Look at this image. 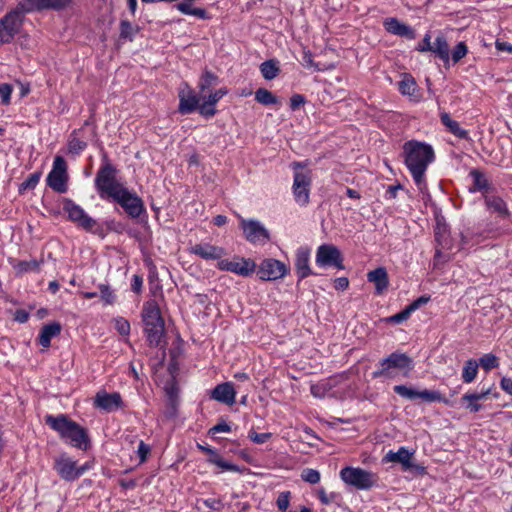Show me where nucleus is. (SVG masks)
Wrapping results in <instances>:
<instances>
[{
  "label": "nucleus",
  "mask_w": 512,
  "mask_h": 512,
  "mask_svg": "<svg viewBox=\"0 0 512 512\" xmlns=\"http://www.w3.org/2000/svg\"><path fill=\"white\" fill-rule=\"evenodd\" d=\"M438 58H440L445 64L449 63L450 50L446 38L439 34L433 42L432 51Z\"/></svg>",
  "instance_id": "nucleus-29"
},
{
  "label": "nucleus",
  "mask_w": 512,
  "mask_h": 512,
  "mask_svg": "<svg viewBox=\"0 0 512 512\" xmlns=\"http://www.w3.org/2000/svg\"><path fill=\"white\" fill-rule=\"evenodd\" d=\"M304 103H305V98L301 94H295L290 99V107L292 110L298 109Z\"/></svg>",
  "instance_id": "nucleus-59"
},
{
  "label": "nucleus",
  "mask_w": 512,
  "mask_h": 512,
  "mask_svg": "<svg viewBox=\"0 0 512 512\" xmlns=\"http://www.w3.org/2000/svg\"><path fill=\"white\" fill-rule=\"evenodd\" d=\"M141 314L144 325L147 323L164 322L160 308L155 300L145 302Z\"/></svg>",
  "instance_id": "nucleus-24"
},
{
  "label": "nucleus",
  "mask_w": 512,
  "mask_h": 512,
  "mask_svg": "<svg viewBox=\"0 0 512 512\" xmlns=\"http://www.w3.org/2000/svg\"><path fill=\"white\" fill-rule=\"evenodd\" d=\"M255 100L263 105H273L278 103L277 97L265 88H259L255 92Z\"/></svg>",
  "instance_id": "nucleus-37"
},
{
  "label": "nucleus",
  "mask_w": 512,
  "mask_h": 512,
  "mask_svg": "<svg viewBox=\"0 0 512 512\" xmlns=\"http://www.w3.org/2000/svg\"><path fill=\"white\" fill-rule=\"evenodd\" d=\"M11 93H12L11 85H9L7 83L0 84V97L4 104H9Z\"/></svg>",
  "instance_id": "nucleus-52"
},
{
  "label": "nucleus",
  "mask_w": 512,
  "mask_h": 512,
  "mask_svg": "<svg viewBox=\"0 0 512 512\" xmlns=\"http://www.w3.org/2000/svg\"><path fill=\"white\" fill-rule=\"evenodd\" d=\"M384 459L387 462L402 464L404 470H409L413 467L411 462L412 453H410L405 447H401L397 452L389 451Z\"/></svg>",
  "instance_id": "nucleus-27"
},
{
  "label": "nucleus",
  "mask_w": 512,
  "mask_h": 512,
  "mask_svg": "<svg viewBox=\"0 0 512 512\" xmlns=\"http://www.w3.org/2000/svg\"><path fill=\"white\" fill-rule=\"evenodd\" d=\"M384 26L386 30L394 35L413 39L415 37L414 31L407 25L401 23L396 18H389L385 21Z\"/></svg>",
  "instance_id": "nucleus-25"
},
{
  "label": "nucleus",
  "mask_w": 512,
  "mask_h": 512,
  "mask_svg": "<svg viewBox=\"0 0 512 512\" xmlns=\"http://www.w3.org/2000/svg\"><path fill=\"white\" fill-rule=\"evenodd\" d=\"M478 364L481 365V367L484 370L489 371V370L497 368L499 366V360L496 355H494L492 353H487V354H484L479 359Z\"/></svg>",
  "instance_id": "nucleus-40"
},
{
  "label": "nucleus",
  "mask_w": 512,
  "mask_h": 512,
  "mask_svg": "<svg viewBox=\"0 0 512 512\" xmlns=\"http://www.w3.org/2000/svg\"><path fill=\"white\" fill-rule=\"evenodd\" d=\"M91 468V464L86 462L81 466H77L76 461L67 456L66 454H62L57 457L54 461V469L58 473V475L65 481H75L81 475H83L87 470Z\"/></svg>",
  "instance_id": "nucleus-8"
},
{
  "label": "nucleus",
  "mask_w": 512,
  "mask_h": 512,
  "mask_svg": "<svg viewBox=\"0 0 512 512\" xmlns=\"http://www.w3.org/2000/svg\"><path fill=\"white\" fill-rule=\"evenodd\" d=\"M236 391L231 382L218 384L211 391V398L226 405H233L235 403Z\"/></svg>",
  "instance_id": "nucleus-19"
},
{
  "label": "nucleus",
  "mask_w": 512,
  "mask_h": 512,
  "mask_svg": "<svg viewBox=\"0 0 512 512\" xmlns=\"http://www.w3.org/2000/svg\"><path fill=\"white\" fill-rule=\"evenodd\" d=\"M95 186L101 198L112 199L130 217L137 218L145 211L142 199L117 181L116 170L111 164H106L99 169L95 177Z\"/></svg>",
  "instance_id": "nucleus-1"
},
{
  "label": "nucleus",
  "mask_w": 512,
  "mask_h": 512,
  "mask_svg": "<svg viewBox=\"0 0 512 512\" xmlns=\"http://www.w3.org/2000/svg\"><path fill=\"white\" fill-rule=\"evenodd\" d=\"M412 312L410 311V309L408 308V306L402 310L401 312L389 317L387 319L388 322H393V323H401L405 320H407L410 316Z\"/></svg>",
  "instance_id": "nucleus-50"
},
{
  "label": "nucleus",
  "mask_w": 512,
  "mask_h": 512,
  "mask_svg": "<svg viewBox=\"0 0 512 512\" xmlns=\"http://www.w3.org/2000/svg\"><path fill=\"white\" fill-rule=\"evenodd\" d=\"M316 263L319 266H330L342 269V256L340 250L332 244L320 245L316 253Z\"/></svg>",
  "instance_id": "nucleus-13"
},
{
  "label": "nucleus",
  "mask_w": 512,
  "mask_h": 512,
  "mask_svg": "<svg viewBox=\"0 0 512 512\" xmlns=\"http://www.w3.org/2000/svg\"><path fill=\"white\" fill-rule=\"evenodd\" d=\"M191 2H182L177 5V9L186 15H193L201 19H205L207 17V13L204 9L201 8H192Z\"/></svg>",
  "instance_id": "nucleus-39"
},
{
  "label": "nucleus",
  "mask_w": 512,
  "mask_h": 512,
  "mask_svg": "<svg viewBox=\"0 0 512 512\" xmlns=\"http://www.w3.org/2000/svg\"><path fill=\"white\" fill-rule=\"evenodd\" d=\"M136 29L132 26L129 21H122L120 24V36L122 38H132L135 34Z\"/></svg>",
  "instance_id": "nucleus-48"
},
{
  "label": "nucleus",
  "mask_w": 512,
  "mask_h": 512,
  "mask_svg": "<svg viewBox=\"0 0 512 512\" xmlns=\"http://www.w3.org/2000/svg\"><path fill=\"white\" fill-rule=\"evenodd\" d=\"M484 201L487 209L494 213H497L499 217L508 218L510 216L507 204L500 196L492 192L485 193Z\"/></svg>",
  "instance_id": "nucleus-23"
},
{
  "label": "nucleus",
  "mask_w": 512,
  "mask_h": 512,
  "mask_svg": "<svg viewBox=\"0 0 512 512\" xmlns=\"http://www.w3.org/2000/svg\"><path fill=\"white\" fill-rule=\"evenodd\" d=\"M367 280L375 285V293L383 294L389 286L388 273L384 267H378L367 273Z\"/></svg>",
  "instance_id": "nucleus-22"
},
{
  "label": "nucleus",
  "mask_w": 512,
  "mask_h": 512,
  "mask_svg": "<svg viewBox=\"0 0 512 512\" xmlns=\"http://www.w3.org/2000/svg\"><path fill=\"white\" fill-rule=\"evenodd\" d=\"M435 239L441 249L449 250L452 248L446 225L438 224L435 229Z\"/></svg>",
  "instance_id": "nucleus-34"
},
{
  "label": "nucleus",
  "mask_w": 512,
  "mask_h": 512,
  "mask_svg": "<svg viewBox=\"0 0 512 512\" xmlns=\"http://www.w3.org/2000/svg\"><path fill=\"white\" fill-rule=\"evenodd\" d=\"M115 328L121 335H128L130 332V324L124 318H118L115 320Z\"/></svg>",
  "instance_id": "nucleus-49"
},
{
  "label": "nucleus",
  "mask_w": 512,
  "mask_h": 512,
  "mask_svg": "<svg viewBox=\"0 0 512 512\" xmlns=\"http://www.w3.org/2000/svg\"><path fill=\"white\" fill-rule=\"evenodd\" d=\"M28 12L22 8V2H20L14 10L0 19V44L11 42L20 32L24 15Z\"/></svg>",
  "instance_id": "nucleus-6"
},
{
  "label": "nucleus",
  "mask_w": 512,
  "mask_h": 512,
  "mask_svg": "<svg viewBox=\"0 0 512 512\" xmlns=\"http://www.w3.org/2000/svg\"><path fill=\"white\" fill-rule=\"evenodd\" d=\"M200 98L191 89H182L179 92V107L181 114L193 112L199 106Z\"/></svg>",
  "instance_id": "nucleus-21"
},
{
  "label": "nucleus",
  "mask_w": 512,
  "mask_h": 512,
  "mask_svg": "<svg viewBox=\"0 0 512 512\" xmlns=\"http://www.w3.org/2000/svg\"><path fill=\"white\" fill-rule=\"evenodd\" d=\"M433 48V43L431 42V36L427 33L423 40L418 44L417 50L420 52H431Z\"/></svg>",
  "instance_id": "nucleus-53"
},
{
  "label": "nucleus",
  "mask_w": 512,
  "mask_h": 512,
  "mask_svg": "<svg viewBox=\"0 0 512 512\" xmlns=\"http://www.w3.org/2000/svg\"><path fill=\"white\" fill-rule=\"evenodd\" d=\"M199 112L201 115L205 117H212L216 113V109L213 105L208 104L207 102L203 101L201 105L198 106Z\"/></svg>",
  "instance_id": "nucleus-54"
},
{
  "label": "nucleus",
  "mask_w": 512,
  "mask_h": 512,
  "mask_svg": "<svg viewBox=\"0 0 512 512\" xmlns=\"http://www.w3.org/2000/svg\"><path fill=\"white\" fill-rule=\"evenodd\" d=\"M144 331L149 345L152 347L159 346L164 335V322L147 323L144 325Z\"/></svg>",
  "instance_id": "nucleus-26"
},
{
  "label": "nucleus",
  "mask_w": 512,
  "mask_h": 512,
  "mask_svg": "<svg viewBox=\"0 0 512 512\" xmlns=\"http://www.w3.org/2000/svg\"><path fill=\"white\" fill-rule=\"evenodd\" d=\"M64 210L68 213V217L73 222H76L80 227L85 230H91L96 222L89 217L85 211L72 201H67L64 205Z\"/></svg>",
  "instance_id": "nucleus-15"
},
{
  "label": "nucleus",
  "mask_w": 512,
  "mask_h": 512,
  "mask_svg": "<svg viewBox=\"0 0 512 512\" xmlns=\"http://www.w3.org/2000/svg\"><path fill=\"white\" fill-rule=\"evenodd\" d=\"M340 478L344 483L358 490H368L375 486L378 480L375 473L350 466L341 469Z\"/></svg>",
  "instance_id": "nucleus-7"
},
{
  "label": "nucleus",
  "mask_w": 512,
  "mask_h": 512,
  "mask_svg": "<svg viewBox=\"0 0 512 512\" xmlns=\"http://www.w3.org/2000/svg\"><path fill=\"white\" fill-rule=\"evenodd\" d=\"M475 236H476V234H474L473 232H470V231H467L466 233H461V244H462V246L467 245L470 242L478 243L481 240L480 238H482V239L484 238L481 235H479L478 238L475 239V241H474V237Z\"/></svg>",
  "instance_id": "nucleus-57"
},
{
  "label": "nucleus",
  "mask_w": 512,
  "mask_h": 512,
  "mask_svg": "<svg viewBox=\"0 0 512 512\" xmlns=\"http://www.w3.org/2000/svg\"><path fill=\"white\" fill-rule=\"evenodd\" d=\"M218 77L210 71H205L200 78L198 87L200 95L204 94L211 86L217 84Z\"/></svg>",
  "instance_id": "nucleus-36"
},
{
  "label": "nucleus",
  "mask_w": 512,
  "mask_h": 512,
  "mask_svg": "<svg viewBox=\"0 0 512 512\" xmlns=\"http://www.w3.org/2000/svg\"><path fill=\"white\" fill-rule=\"evenodd\" d=\"M142 284H143V279L141 276L139 275H134L133 276V281H132V284H131V288L132 290L135 292V293H139L141 291V288H142Z\"/></svg>",
  "instance_id": "nucleus-64"
},
{
  "label": "nucleus",
  "mask_w": 512,
  "mask_h": 512,
  "mask_svg": "<svg viewBox=\"0 0 512 512\" xmlns=\"http://www.w3.org/2000/svg\"><path fill=\"white\" fill-rule=\"evenodd\" d=\"M430 301V296H421L414 300L411 304L408 305V308L411 312L419 309L422 305L427 304Z\"/></svg>",
  "instance_id": "nucleus-58"
},
{
  "label": "nucleus",
  "mask_w": 512,
  "mask_h": 512,
  "mask_svg": "<svg viewBox=\"0 0 512 512\" xmlns=\"http://www.w3.org/2000/svg\"><path fill=\"white\" fill-rule=\"evenodd\" d=\"M440 119L442 124L456 137L460 139L468 138V132L465 129L461 128L459 123L453 120L448 113H441Z\"/></svg>",
  "instance_id": "nucleus-31"
},
{
  "label": "nucleus",
  "mask_w": 512,
  "mask_h": 512,
  "mask_svg": "<svg viewBox=\"0 0 512 512\" xmlns=\"http://www.w3.org/2000/svg\"><path fill=\"white\" fill-rule=\"evenodd\" d=\"M72 2L73 0H23L22 8L31 12L43 9L61 10Z\"/></svg>",
  "instance_id": "nucleus-17"
},
{
  "label": "nucleus",
  "mask_w": 512,
  "mask_h": 512,
  "mask_svg": "<svg viewBox=\"0 0 512 512\" xmlns=\"http://www.w3.org/2000/svg\"><path fill=\"white\" fill-rule=\"evenodd\" d=\"M413 368V360L405 353L394 352L382 359L372 377L394 379L399 374L407 377Z\"/></svg>",
  "instance_id": "nucleus-4"
},
{
  "label": "nucleus",
  "mask_w": 512,
  "mask_h": 512,
  "mask_svg": "<svg viewBox=\"0 0 512 512\" xmlns=\"http://www.w3.org/2000/svg\"><path fill=\"white\" fill-rule=\"evenodd\" d=\"M245 238L252 243H265L269 240L268 231L256 220H241Z\"/></svg>",
  "instance_id": "nucleus-14"
},
{
  "label": "nucleus",
  "mask_w": 512,
  "mask_h": 512,
  "mask_svg": "<svg viewBox=\"0 0 512 512\" xmlns=\"http://www.w3.org/2000/svg\"><path fill=\"white\" fill-rule=\"evenodd\" d=\"M226 94H227V90L221 88V89L215 91L214 93H210L209 95H205V93H204L200 96V98L203 99V101L207 102L208 104H211L214 106Z\"/></svg>",
  "instance_id": "nucleus-45"
},
{
  "label": "nucleus",
  "mask_w": 512,
  "mask_h": 512,
  "mask_svg": "<svg viewBox=\"0 0 512 512\" xmlns=\"http://www.w3.org/2000/svg\"><path fill=\"white\" fill-rule=\"evenodd\" d=\"M470 176L472 177L474 183L473 191H485V193L492 192V187L490 186L488 179L482 172L474 169L470 172Z\"/></svg>",
  "instance_id": "nucleus-32"
},
{
  "label": "nucleus",
  "mask_w": 512,
  "mask_h": 512,
  "mask_svg": "<svg viewBox=\"0 0 512 512\" xmlns=\"http://www.w3.org/2000/svg\"><path fill=\"white\" fill-rule=\"evenodd\" d=\"M467 46L464 42H459L456 47L454 48V50L452 51V60L454 63H457L458 61H460L462 58H464L467 54Z\"/></svg>",
  "instance_id": "nucleus-47"
},
{
  "label": "nucleus",
  "mask_w": 512,
  "mask_h": 512,
  "mask_svg": "<svg viewBox=\"0 0 512 512\" xmlns=\"http://www.w3.org/2000/svg\"><path fill=\"white\" fill-rule=\"evenodd\" d=\"M495 47L498 51L507 52L512 54V44L496 40Z\"/></svg>",
  "instance_id": "nucleus-62"
},
{
  "label": "nucleus",
  "mask_w": 512,
  "mask_h": 512,
  "mask_svg": "<svg viewBox=\"0 0 512 512\" xmlns=\"http://www.w3.org/2000/svg\"><path fill=\"white\" fill-rule=\"evenodd\" d=\"M67 164L62 156H56L53 162V168L47 176V184L58 193H64L67 190Z\"/></svg>",
  "instance_id": "nucleus-10"
},
{
  "label": "nucleus",
  "mask_w": 512,
  "mask_h": 512,
  "mask_svg": "<svg viewBox=\"0 0 512 512\" xmlns=\"http://www.w3.org/2000/svg\"><path fill=\"white\" fill-rule=\"evenodd\" d=\"M288 271L289 268L283 262L269 258L260 263L257 275L261 280L272 281L283 278Z\"/></svg>",
  "instance_id": "nucleus-11"
},
{
  "label": "nucleus",
  "mask_w": 512,
  "mask_h": 512,
  "mask_svg": "<svg viewBox=\"0 0 512 512\" xmlns=\"http://www.w3.org/2000/svg\"><path fill=\"white\" fill-rule=\"evenodd\" d=\"M208 461L212 464L217 465L222 470L231 471V472H240V468L232 463H229L225 461L223 458H217V459H208Z\"/></svg>",
  "instance_id": "nucleus-46"
},
{
  "label": "nucleus",
  "mask_w": 512,
  "mask_h": 512,
  "mask_svg": "<svg viewBox=\"0 0 512 512\" xmlns=\"http://www.w3.org/2000/svg\"><path fill=\"white\" fill-rule=\"evenodd\" d=\"M405 164L410 171L417 188L424 193L427 190L425 173L434 161L435 154L431 145L411 140L404 144Z\"/></svg>",
  "instance_id": "nucleus-2"
},
{
  "label": "nucleus",
  "mask_w": 512,
  "mask_h": 512,
  "mask_svg": "<svg viewBox=\"0 0 512 512\" xmlns=\"http://www.w3.org/2000/svg\"><path fill=\"white\" fill-rule=\"evenodd\" d=\"M190 252L204 260L220 261L226 255V250L210 243H199L191 247Z\"/></svg>",
  "instance_id": "nucleus-16"
},
{
  "label": "nucleus",
  "mask_w": 512,
  "mask_h": 512,
  "mask_svg": "<svg viewBox=\"0 0 512 512\" xmlns=\"http://www.w3.org/2000/svg\"><path fill=\"white\" fill-rule=\"evenodd\" d=\"M310 249L307 247H300L295 255V271L299 280H302L313 274L310 265Z\"/></svg>",
  "instance_id": "nucleus-18"
},
{
  "label": "nucleus",
  "mask_w": 512,
  "mask_h": 512,
  "mask_svg": "<svg viewBox=\"0 0 512 512\" xmlns=\"http://www.w3.org/2000/svg\"><path fill=\"white\" fill-rule=\"evenodd\" d=\"M349 286V280L346 277H339L334 280V287L337 290H345Z\"/></svg>",
  "instance_id": "nucleus-61"
},
{
  "label": "nucleus",
  "mask_w": 512,
  "mask_h": 512,
  "mask_svg": "<svg viewBox=\"0 0 512 512\" xmlns=\"http://www.w3.org/2000/svg\"><path fill=\"white\" fill-rule=\"evenodd\" d=\"M149 452H150L149 446L146 445L143 441H141L139 443L138 451H137L140 462L146 461V458H147V455L149 454Z\"/></svg>",
  "instance_id": "nucleus-60"
},
{
  "label": "nucleus",
  "mask_w": 512,
  "mask_h": 512,
  "mask_svg": "<svg viewBox=\"0 0 512 512\" xmlns=\"http://www.w3.org/2000/svg\"><path fill=\"white\" fill-rule=\"evenodd\" d=\"M320 478L319 471L312 468H306L301 472V479L310 484H317Z\"/></svg>",
  "instance_id": "nucleus-43"
},
{
  "label": "nucleus",
  "mask_w": 512,
  "mask_h": 512,
  "mask_svg": "<svg viewBox=\"0 0 512 512\" xmlns=\"http://www.w3.org/2000/svg\"><path fill=\"white\" fill-rule=\"evenodd\" d=\"M293 196L297 204L306 206L309 203L310 189L312 184V172L305 169L302 163L294 162Z\"/></svg>",
  "instance_id": "nucleus-5"
},
{
  "label": "nucleus",
  "mask_w": 512,
  "mask_h": 512,
  "mask_svg": "<svg viewBox=\"0 0 512 512\" xmlns=\"http://www.w3.org/2000/svg\"><path fill=\"white\" fill-rule=\"evenodd\" d=\"M40 175H41L40 172H35V173L30 174L28 176V178L24 182L21 183L19 191L22 192L25 190L34 189L40 180Z\"/></svg>",
  "instance_id": "nucleus-42"
},
{
  "label": "nucleus",
  "mask_w": 512,
  "mask_h": 512,
  "mask_svg": "<svg viewBox=\"0 0 512 512\" xmlns=\"http://www.w3.org/2000/svg\"><path fill=\"white\" fill-rule=\"evenodd\" d=\"M45 422L72 446L79 449H87L89 438L86 430L75 421L70 420L66 415H47Z\"/></svg>",
  "instance_id": "nucleus-3"
},
{
  "label": "nucleus",
  "mask_w": 512,
  "mask_h": 512,
  "mask_svg": "<svg viewBox=\"0 0 512 512\" xmlns=\"http://www.w3.org/2000/svg\"><path fill=\"white\" fill-rule=\"evenodd\" d=\"M489 393L490 389H487L479 393H466L465 395L462 396L461 401L467 402L466 408L470 412L476 413L481 409V405L478 404V401L485 399Z\"/></svg>",
  "instance_id": "nucleus-30"
},
{
  "label": "nucleus",
  "mask_w": 512,
  "mask_h": 512,
  "mask_svg": "<svg viewBox=\"0 0 512 512\" xmlns=\"http://www.w3.org/2000/svg\"><path fill=\"white\" fill-rule=\"evenodd\" d=\"M86 147V143L75 136L73 133L68 142V149L70 153L78 154Z\"/></svg>",
  "instance_id": "nucleus-44"
},
{
  "label": "nucleus",
  "mask_w": 512,
  "mask_h": 512,
  "mask_svg": "<svg viewBox=\"0 0 512 512\" xmlns=\"http://www.w3.org/2000/svg\"><path fill=\"white\" fill-rule=\"evenodd\" d=\"M262 76L266 80H272L279 74V67L274 60H267L260 65Z\"/></svg>",
  "instance_id": "nucleus-35"
},
{
  "label": "nucleus",
  "mask_w": 512,
  "mask_h": 512,
  "mask_svg": "<svg viewBox=\"0 0 512 512\" xmlns=\"http://www.w3.org/2000/svg\"><path fill=\"white\" fill-rule=\"evenodd\" d=\"M256 263L250 258L234 256L232 259H223L217 262V268L242 277L250 276L256 269Z\"/></svg>",
  "instance_id": "nucleus-9"
},
{
  "label": "nucleus",
  "mask_w": 512,
  "mask_h": 512,
  "mask_svg": "<svg viewBox=\"0 0 512 512\" xmlns=\"http://www.w3.org/2000/svg\"><path fill=\"white\" fill-rule=\"evenodd\" d=\"M99 291H100V297L104 304L106 305H112L115 302V294L111 290V288L108 285L101 284L99 285Z\"/></svg>",
  "instance_id": "nucleus-41"
},
{
  "label": "nucleus",
  "mask_w": 512,
  "mask_h": 512,
  "mask_svg": "<svg viewBox=\"0 0 512 512\" xmlns=\"http://www.w3.org/2000/svg\"><path fill=\"white\" fill-rule=\"evenodd\" d=\"M500 386L506 393H508L509 395L512 396V379L511 378L503 377L501 379Z\"/></svg>",
  "instance_id": "nucleus-63"
},
{
  "label": "nucleus",
  "mask_w": 512,
  "mask_h": 512,
  "mask_svg": "<svg viewBox=\"0 0 512 512\" xmlns=\"http://www.w3.org/2000/svg\"><path fill=\"white\" fill-rule=\"evenodd\" d=\"M272 434L271 433H256V432H251L249 434V438L257 443V444H263L265 443L266 441H268L270 438H271Z\"/></svg>",
  "instance_id": "nucleus-55"
},
{
  "label": "nucleus",
  "mask_w": 512,
  "mask_h": 512,
  "mask_svg": "<svg viewBox=\"0 0 512 512\" xmlns=\"http://www.w3.org/2000/svg\"><path fill=\"white\" fill-rule=\"evenodd\" d=\"M289 492H283L278 496L277 506L280 511L284 512L289 506Z\"/></svg>",
  "instance_id": "nucleus-56"
},
{
  "label": "nucleus",
  "mask_w": 512,
  "mask_h": 512,
  "mask_svg": "<svg viewBox=\"0 0 512 512\" xmlns=\"http://www.w3.org/2000/svg\"><path fill=\"white\" fill-rule=\"evenodd\" d=\"M94 405L105 411H113L120 407L121 396L119 393L98 392L94 399Z\"/></svg>",
  "instance_id": "nucleus-20"
},
{
  "label": "nucleus",
  "mask_w": 512,
  "mask_h": 512,
  "mask_svg": "<svg viewBox=\"0 0 512 512\" xmlns=\"http://www.w3.org/2000/svg\"><path fill=\"white\" fill-rule=\"evenodd\" d=\"M479 364L474 359H469L465 362L463 371H462V379L464 383H471L475 380L478 373Z\"/></svg>",
  "instance_id": "nucleus-33"
},
{
  "label": "nucleus",
  "mask_w": 512,
  "mask_h": 512,
  "mask_svg": "<svg viewBox=\"0 0 512 512\" xmlns=\"http://www.w3.org/2000/svg\"><path fill=\"white\" fill-rule=\"evenodd\" d=\"M416 88L417 84L415 80L409 75H405L399 82V90L403 95L413 96Z\"/></svg>",
  "instance_id": "nucleus-38"
},
{
  "label": "nucleus",
  "mask_w": 512,
  "mask_h": 512,
  "mask_svg": "<svg viewBox=\"0 0 512 512\" xmlns=\"http://www.w3.org/2000/svg\"><path fill=\"white\" fill-rule=\"evenodd\" d=\"M61 332V325L57 322H53L45 325L39 335V343L44 348H48L51 343V339L57 336Z\"/></svg>",
  "instance_id": "nucleus-28"
},
{
  "label": "nucleus",
  "mask_w": 512,
  "mask_h": 512,
  "mask_svg": "<svg viewBox=\"0 0 512 512\" xmlns=\"http://www.w3.org/2000/svg\"><path fill=\"white\" fill-rule=\"evenodd\" d=\"M394 392L398 394L399 396L414 400L417 398H421L428 402H443L445 404H450L449 400L444 398L439 392L436 391H430V390H423V391H417L411 387H407L405 385H396L393 388Z\"/></svg>",
  "instance_id": "nucleus-12"
},
{
  "label": "nucleus",
  "mask_w": 512,
  "mask_h": 512,
  "mask_svg": "<svg viewBox=\"0 0 512 512\" xmlns=\"http://www.w3.org/2000/svg\"><path fill=\"white\" fill-rule=\"evenodd\" d=\"M38 267L39 263L36 260L23 261L20 262L17 266L19 272L36 271L38 270Z\"/></svg>",
  "instance_id": "nucleus-51"
}]
</instances>
